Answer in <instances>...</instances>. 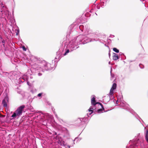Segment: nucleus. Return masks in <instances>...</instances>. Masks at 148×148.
I'll return each instance as SVG.
<instances>
[{"instance_id":"nucleus-1","label":"nucleus","mask_w":148,"mask_h":148,"mask_svg":"<svg viewBox=\"0 0 148 148\" xmlns=\"http://www.w3.org/2000/svg\"><path fill=\"white\" fill-rule=\"evenodd\" d=\"M86 38V37L85 35H80L76 38L72 40L70 42L69 47L70 49H71V51H73L74 50V48L77 45L80 44H84L91 41L90 39H86L82 41Z\"/></svg>"},{"instance_id":"nucleus-2","label":"nucleus","mask_w":148,"mask_h":148,"mask_svg":"<svg viewBox=\"0 0 148 148\" xmlns=\"http://www.w3.org/2000/svg\"><path fill=\"white\" fill-rule=\"evenodd\" d=\"M24 105L21 106L18 108L14 112L11 117L14 119H18L20 116L22 115L23 109L25 108Z\"/></svg>"},{"instance_id":"nucleus-3","label":"nucleus","mask_w":148,"mask_h":148,"mask_svg":"<svg viewBox=\"0 0 148 148\" xmlns=\"http://www.w3.org/2000/svg\"><path fill=\"white\" fill-rule=\"evenodd\" d=\"M49 65L50 64L49 63L45 61H43L40 64L39 66H40V68L41 69L42 71H44L45 70L47 71L50 69L48 67Z\"/></svg>"},{"instance_id":"nucleus-4","label":"nucleus","mask_w":148,"mask_h":148,"mask_svg":"<svg viewBox=\"0 0 148 148\" xmlns=\"http://www.w3.org/2000/svg\"><path fill=\"white\" fill-rule=\"evenodd\" d=\"M116 83H114L112 85V87L111 89L109 94V99H110L111 97H112L113 93L114 92L113 91L116 89Z\"/></svg>"},{"instance_id":"nucleus-5","label":"nucleus","mask_w":148,"mask_h":148,"mask_svg":"<svg viewBox=\"0 0 148 148\" xmlns=\"http://www.w3.org/2000/svg\"><path fill=\"white\" fill-rule=\"evenodd\" d=\"M3 106L6 108H8L9 104V99L8 97H5L3 100L2 102Z\"/></svg>"},{"instance_id":"nucleus-6","label":"nucleus","mask_w":148,"mask_h":148,"mask_svg":"<svg viewBox=\"0 0 148 148\" xmlns=\"http://www.w3.org/2000/svg\"><path fill=\"white\" fill-rule=\"evenodd\" d=\"M91 104L92 105H93L94 106H95L97 104H99L100 105L102 108L103 109V110H104V109L103 108V105L101 103H98V102H97L96 103V101H95V97H93L92 99L91 100Z\"/></svg>"},{"instance_id":"nucleus-7","label":"nucleus","mask_w":148,"mask_h":148,"mask_svg":"<svg viewBox=\"0 0 148 148\" xmlns=\"http://www.w3.org/2000/svg\"><path fill=\"white\" fill-rule=\"evenodd\" d=\"M113 57V60H117L119 58L118 55L115 53H114V55Z\"/></svg>"},{"instance_id":"nucleus-8","label":"nucleus","mask_w":148,"mask_h":148,"mask_svg":"<svg viewBox=\"0 0 148 148\" xmlns=\"http://www.w3.org/2000/svg\"><path fill=\"white\" fill-rule=\"evenodd\" d=\"M145 139L147 142L148 143V130H146L145 132Z\"/></svg>"},{"instance_id":"nucleus-9","label":"nucleus","mask_w":148,"mask_h":148,"mask_svg":"<svg viewBox=\"0 0 148 148\" xmlns=\"http://www.w3.org/2000/svg\"><path fill=\"white\" fill-rule=\"evenodd\" d=\"M93 108L92 107H90L89 109L88 110L89 112H90V113H89V115H90L93 112Z\"/></svg>"},{"instance_id":"nucleus-10","label":"nucleus","mask_w":148,"mask_h":148,"mask_svg":"<svg viewBox=\"0 0 148 148\" xmlns=\"http://www.w3.org/2000/svg\"><path fill=\"white\" fill-rule=\"evenodd\" d=\"M113 50L115 52L117 53H119V50L115 48H113Z\"/></svg>"},{"instance_id":"nucleus-11","label":"nucleus","mask_w":148,"mask_h":148,"mask_svg":"<svg viewBox=\"0 0 148 148\" xmlns=\"http://www.w3.org/2000/svg\"><path fill=\"white\" fill-rule=\"evenodd\" d=\"M103 110L102 109H99L97 110V112L98 113H101L102 112Z\"/></svg>"},{"instance_id":"nucleus-12","label":"nucleus","mask_w":148,"mask_h":148,"mask_svg":"<svg viewBox=\"0 0 148 148\" xmlns=\"http://www.w3.org/2000/svg\"><path fill=\"white\" fill-rule=\"evenodd\" d=\"M112 71V69H111V70L110 71V73H111V76L112 78H113L114 77V75L111 73V71Z\"/></svg>"},{"instance_id":"nucleus-13","label":"nucleus","mask_w":148,"mask_h":148,"mask_svg":"<svg viewBox=\"0 0 148 148\" xmlns=\"http://www.w3.org/2000/svg\"><path fill=\"white\" fill-rule=\"evenodd\" d=\"M69 52V50L68 49L66 50V53L64 54V55H66L67 53H68Z\"/></svg>"},{"instance_id":"nucleus-14","label":"nucleus","mask_w":148,"mask_h":148,"mask_svg":"<svg viewBox=\"0 0 148 148\" xmlns=\"http://www.w3.org/2000/svg\"><path fill=\"white\" fill-rule=\"evenodd\" d=\"M22 49H23L24 51H26V49L24 46L22 47Z\"/></svg>"},{"instance_id":"nucleus-15","label":"nucleus","mask_w":148,"mask_h":148,"mask_svg":"<svg viewBox=\"0 0 148 148\" xmlns=\"http://www.w3.org/2000/svg\"><path fill=\"white\" fill-rule=\"evenodd\" d=\"M41 95H42V93H39L38 94V97H40L41 96Z\"/></svg>"},{"instance_id":"nucleus-16","label":"nucleus","mask_w":148,"mask_h":148,"mask_svg":"<svg viewBox=\"0 0 148 148\" xmlns=\"http://www.w3.org/2000/svg\"><path fill=\"white\" fill-rule=\"evenodd\" d=\"M143 66L141 64H140L139 65V66H140V67L141 68H143V67H142V66Z\"/></svg>"},{"instance_id":"nucleus-17","label":"nucleus","mask_w":148,"mask_h":148,"mask_svg":"<svg viewBox=\"0 0 148 148\" xmlns=\"http://www.w3.org/2000/svg\"><path fill=\"white\" fill-rule=\"evenodd\" d=\"M42 74L40 73H38V75L39 76H40L42 75Z\"/></svg>"},{"instance_id":"nucleus-18","label":"nucleus","mask_w":148,"mask_h":148,"mask_svg":"<svg viewBox=\"0 0 148 148\" xmlns=\"http://www.w3.org/2000/svg\"><path fill=\"white\" fill-rule=\"evenodd\" d=\"M140 119V117H138V119L139 120Z\"/></svg>"},{"instance_id":"nucleus-19","label":"nucleus","mask_w":148,"mask_h":148,"mask_svg":"<svg viewBox=\"0 0 148 148\" xmlns=\"http://www.w3.org/2000/svg\"><path fill=\"white\" fill-rule=\"evenodd\" d=\"M87 115H88V116H88V114H87Z\"/></svg>"},{"instance_id":"nucleus-20","label":"nucleus","mask_w":148,"mask_h":148,"mask_svg":"<svg viewBox=\"0 0 148 148\" xmlns=\"http://www.w3.org/2000/svg\"><path fill=\"white\" fill-rule=\"evenodd\" d=\"M56 116L57 117V115H56Z\"/></svg>"},{"instance_id":"nucleus-21","label":"nucleus","mask_w":148,"mask_h":148,"mask_svg":"<svg viewBox=\"0 0 148 148\" xmlns=\"http://www.w3.org/2000/svg\"><path fill=\"white\" fill-rule=\"evenodd\" d=\"M117 102H118V101H116V103H117Z\"/></svg>"},{"instance_id":"nucleus-22","label":"nucleus","mask_w":148,"mask_h":148,"mask_svg":"<svg viewBox=\"0 0 148 148\" xmlns=\"http://www.w3.org/2000/svg\"><path fill=\"white\" fill-rule=\"evenodd\" d=\"M18 32H19V30H18Z\"/></svg>"},{"instance_id":"nucleus-23","label":"nucleus","mask_w":148,"mask_h":148,"mask_svg":"<svg viewBox=\"0 0 148 148\" xmlns=\"http://www.w3.org/2000/svg\"><path fill=\"white\" fill-rule=\"evenodd\" d=\"M81 27V26H80L79 27V28H80V27Z\"/></svg>"},{"instance_id":"nucleus-24","label":"nucleus","mask_w":148,"mask_h":148,"mask_svg":"<svg viewBox=\"0 0 148 148\" xmlns=\"http://www.w3.org/2000/svg\"><path fill=\"white\" fill-rule=\"evenodd\" d=\"M55 59H57V58L56 57V58H55Z\"/></svg>"}]
</instances>
